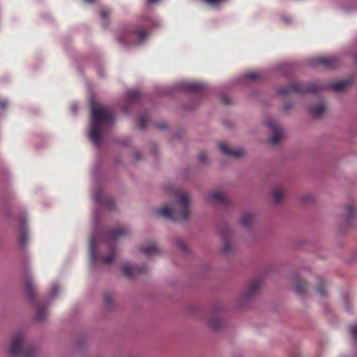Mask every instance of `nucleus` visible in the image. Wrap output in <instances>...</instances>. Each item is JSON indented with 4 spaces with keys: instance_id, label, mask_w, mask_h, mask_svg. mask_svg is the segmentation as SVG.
<instances>
[{
    "instance_id": "4c0bfd02",
    "label": "nucleus",
    "mask_w": 357,
    "mask_h": 357,
    "mask_svg": "<svg viewBox=\"0 0 357 357\" xmlns=\"http://www.w3.org/2000/svg\"><path fill=\"white\" fill-rule=\"evenodd\" d=\"M224 0H204V2L211 4V5H216Z\"/></svg>"
},
{
    "instance_id": "a878e982",
    "label": "nucleus",
    "mask_w": 357,
    "mask_h": 357,
    "mask_svg": "<svg viewBox=\"0 0 357 357\" xmlns=\"http://www.w3.org/2000/svg\"><path fill=\"white\" fill-rule=\"evenodd\" d=\"M183 87L188 91H197L202 88V86L196 82H186L183 84Z\"/></svg>"
},
{
    "instance_id": "2f4dec72",
    "label": "nucleus",
    "mask_w": 357,
    "mask_h": 357,
    "mask_svg": "<svg viewBox=\"0 0 357 357\" xmlns=\"http://www.w3.org/2000/svg\"><path fill=\"white\" fill-rule=\"evenodd\" d=\"M198 159L199 162L202 164H207L208 163V154L206 152L202 151L199 153Z\"/></svg>"
},
{
    "instance_id": "5701e85b",
    "label": "nucleus",
    "mask_w": 357,
    "mask_h": 357,
    "mask_svg": "<svg viewBox=\"0 0 357 357\" xmlns=\"http://www.w3.org/2000/svg\"><path fill=\"white\" fill-rule=\"evenodd\" d=\"M48 312L46 306L40 305L37 307L36 319L39 321H43L47 317Z\"/></svg>"
},
{
    "instance_id": "9d476101",
    "label": "nucleus",
    "mask_w": 357,
    "mask_h": 357,
    "mask_svg": "<svg viewBox=\"0 0 357 357\" xmlns=\"http://www.w3.org/2000/svg\"><path fill=\"white\" fill-rule=\"evenodd\" d=\"M147 36V31L142 27H136L131 33L126 36V40L129 41L137 39V41H131L133 45H139Z\"/></svg>"
},
{
    "instance_id": "ea45409f",
    "label": "nucleus",
    "mask_w": 357,
    "mask_h": 357,
    "mask_svg": "<svg viewBox=\"0 0 357 357\" xmlns=\"http://www.w3.org/2000/svg\"><path fill=\"white\" fill-rule=\"evenodd\" d=\"M293 105L291 103H286L283 106V109L285 111H289L292 108Z\"/></svg>"
},
{
    "instance_id": "09e8293b",
    "label": "nucleus",
    "mask_w": 357,
    "mask_h": 357,
    "mask_svg": "<svg viewBox=\"0 0 357 357\" xmlns=\"http://www.w3.org/2000/svg\"><path fill=\"white\" fill-rule=\"evenodd\" d=\"M315 90H316V89H314V88H310V89H308L309 91H315Z\"/></svg>"
},
{
    "instance_id": "1a4fd4ad",
    "label": "nucleus",
    "mask_w": 357,
    "mask_h": 357,
    "mask_svg": "<svg viewBox=\"0 0 357 357\" xmlns=\"http://www.w3.org/2000/svg\"><path fill=\"white\" fill-rule=\"evenodd\" d=\"M121 270L124 275L131 278L146 273L148 267L146 266L139 267L138 266H132L128 263H125L122 265Z\"/></svg>"
},
{
    "instance_id": "58836bf2",
    "label": "nucleus",
    "mask_w": 357,
    "mask_h": 357,
    "mask_svg": "<svg viewBox=\"0 0 357 357\" xmlns=\"http://www.w3.org/2000/svg\"><path fill=\"white\" fill-rule=\"evenodd\" d=\"M109 15V12L107 11V10H102L101 13H100V16L103 19V20H107V17Z\"/></svg>"
},
{
    "instance_id": "f3484780",
    "label": "nucleus",
    "mask_w": 357,
    "mask_h": 357,
    "mask_svg": "<svg viewBox=\"0 0 357 357\" xmlns=\"http://www.w3.org/2000/svg\"><path fill=\"white\" fill-rule=\"evenodd\" d=\"M207 322L208 326L215 331L220 329L224 325L222 319L215 314L210 315Z\"/></svg>"
},
{
    "instance_id": "393cba45",
    "label": "nucleus",
    "mask_w": 357,
    "mask_h": 357,
    "mask_svg": "<svg viewBox=\"0 0 357 357\" xmlns=\"http://www.w3.org/2000/svg\"><path fill=\"white\" fill-rule=\"evenodd\" d=\"M300 89L296 84H291L289 86L281 87L278 89V93L282 95H287L291 91H298Z\"/></svg>"
},
{
    "instance_id": "6ab92c4d",
    "label": "nucleus",
    "mask_w": 357,
    "mask_h": 357,
    "mask_svg": "<svg viewBox=\"0 0 357 357\" xmlns=\"http://www.w3.org/2000/svg\"><path fill=\"white\" fill-rule=\"evenodd\" d=\"M344 211L345 222L347 225H349L354 218L356 211V207L353 204L349 203L344 206Z\"/></svg>"
},
{
    "instance_id": "37998d69",
    "label": "nucleus",
    "mask_w": 357,
    "mask_h": 357,
    "mask_svg": "<svg viewBox=\"0 0 357 357\" xmlns=\"http://www.w3.org/2000/svg\"><path fill=\"white\" fill-rule=\"evenodd\" d=\"M135 157L136 160H139L141 158V155L139 152L135 153Z\"/></svg>"
},
{
    "instance_id": "7c9ffc66",
    "label": "nucleus",
    "mask_w": 357,
    "mask_h": 357,
    "mask_svg": "<svg viewBox=\"0 0 357 357\" xmlns=\"http://www.w3.org/2000/svg\"><path fill=\"white\" fill-rule=\"evenodd\" d=\"M349 333L353 340L357 342V325H351L349 327Z\"/></svg>"
},
{
    "instance_id": "423d86ee",
    "label": "nucleus",
    "mask_w": 357,
    "mask_h": 357,
    "mask_svg": "<svg viewBox=\"0 0 357 357\" xmlns=\"http://www.w3.org/2000/svg\"><path fill=\"white\" fill-rule=\"evenodd\" d=\"M291 290L299 296H304L307 293V282L298 274L294 273L290 276Z\"/></svg>"
},
{
    "instance_id": "79ce46f5",
    "label": "nucleus",
    "mask_w": 357,
    "mask_h": 357,
    "mask_svg": "<svg viewBox=\"0 0 357 357\" xmlns=\"http://www.w3.org/2000/svg\"><path fill=\"white\" fill-rule=\"evenodd\" d=\"M105 202L109 208H113V204H112V201L111 199H107Z\"/></svg>"
},
{
    "instance_id": "4be33fe9",
    "label": "nucleus",
    "mask_w": 357,
    "mask_h": 357,
    "mask_svg": "<svg viewBox=\"0 0 357 357\" xmlns=\"http://www.w3.org/2000/svg\"><path fill=\"white\" fill-rule=\"evenodd\" d=\"M234 250L233 245L231 243L227 240L225 236H223L222 238V244L221 247V250L223 254L226 255H229L232 253Z\"/></svg>"
},
{
    "instance_id": "b1692460",
    "label": "nucleus",
    "mask_w": 357,
    "mask_h": 357,
    "mask_svg": "<svg viewBox=\"0 0 357 357\" xmlns=\"http://www.w3.org/2000/svg\"><path fill=\"white\" fill-rule=\"evenodd\" d=\"M29 241L27 230L25 227L24 223L22 222V228L20 233V243L22 247H25Z\"/></svg>"
},
{
    "instance_id": "20e7f679",
    "label": "nucleus",
    "mask_w": 357,
    "mask_h": 357,
    "mask_svg": "<svg viewBox=\"0 0 357 357\" xmlns=\"http://www.w3.org/2000/svg\"><path fill=\"white\" fill-rule=\"evenodd\" d=\"M262 287L263 281L261 279H254L248 282L236 300V306L238 307H245L259 294Z\"/></svg>"
},
{
    "instance_id": "aec40b11",
    "label": "nucleus",
    "mask_w": 357,
    "mask_h": 357,
    "mask_svg": "<svg viewBox=\"0 0 357 357\" xmlns=\"http://www.w3.org/2000/svg\"><path fill=\"white\" fill-rule=\"evenodd\" d=\"M255 220V215L250 213H244L239 218V224L241 227L248 228Z\"/></svg>"
},
{
    "instance_id": "72a5a7b5",
    "label": "nucleus",
    "mask_w": 357,
    "mask_h": 357,
    "mask_svg": "<svg viewBox=\"0 0 357 357\" xmlns=\"http://www.w3.org/2000/svg\"><path fill=\"white\" fill-rule=\"evenodd\" d=\"M128 97L132 100H137L139 97V93L137 91H130L128 92Z\"/></svg>"
},
{
    "instance_id": "bb28decb",
    "label": "nucleus",
    "mask_w": 357,
    "mask_h": 357,
    "mask_svg": "<svg viewBox=\"0 0 357 357\" xmlns=\"http://www.w3.org/2000/svg\"><path fill=\"white\" fill-rule=\"evenodd\" d=\"M175 245L181 250L183 253H188L189 252L188 247L187 244L181 239H177L175 241Z\"/></svg>"
},
{
    "instance_id": "f03ea898",
    "label": "nucleus",
    "mask_w": 357,
    "mask_h": 357,
    "mask_svg": "<svg viewBox=\"0 0 357 357\" xmlns=\"http://www.w3.org/2000/svg\"><path fill=\"white\" fill-rule=\"evenodd\" d=\"M190 195L183 190H177L175 201L172 204H167L157 211V215L166 219L185 222L191 217Z\"/></svg>"
},
{
    "instance_id": "c85d7f7f",
    "label": "nucleus",
    "mask_w": 357,
    "mask_h": 357,
    "mask_svg": "<svg viewBox=\"0 0 357 357\" xmlns=\"http://www.w3.org/2000/svg\"><path fill=\"white\" fill-rule=\"evenodd\" d=\"M114 301V296L110 293H107L104 296V302L105 305L107 307H109L112 304Z\"/></svg>"
},
{
    "instance_id": "0eeeda50",
    "label": "nucleus",
    "mask_w": 357,
    "mask_h": 357,
    "mask_svg": "<svg viewBox=\"0 0 357 357\" xmlns=\"http://www.w3.org/2000/svg\"><path fill=\"white\" fill-rule=\"evenodd\" d=\"M218 149L226 156L240 159L245 156L246 151L242 147H232L225 142H220L218 144Z\"/></svg>"
},
{
    "instance_id": "de8ad7c7",
    "label": "nucleus",
    "mask_w": 357,
    "mask_h": 357,
    "mask_svg": "<svg viewBox=\"0 0 357 357\" xmlns=\"http://www.w3.org/2000/svg\"><path fill=\"white\" fill-rule=\"evenodd\" d=\"M72 109L74 111V112H75L77 108L75 105H73Z\"/></svg>"
},
{
    "instance_id": "c03bdc74",
    "label": "nucleus",
    "mask_w": 357,
    "mask_h": 357,
    "mask_svg": "<svg viewBox=\"0 0 357 357\" xmlns=\"http://www.w3.org/2000/svg\"><path fill=\"white\" fill-rule=\"evenodd\" d=\"M1 107L2 108H5V107H6V102H5V101H4V102H2L1 103Z\"/></svg>"
},
{
    "instance_id": "473e14b6",
    "label": "nucleus",
    "mask_w": 357,
    "mask_h": 357,
    "mask_svg": "<svg viewBox=\"0 0 357 357\" xmlns=\"http://www.w3.org/2000/svg\"><path fill=\"white\" fill-rule=\"evenodd\" d=\"M114 259V255L113 252L109 253L107 256L102 258L103 263L105 264H109Z\"/></svg>"
},
{
    "instance_id": "9b49d317",
    "label": "nucleus",
    "mask_w": 357,
    "mask_h": 357,
    "mask_svg": "<svg viewBox=\"0 0 357 357\" xmlns=\"http://www.w3.org/2000/svg\"><path fill=\"white\" fill-rule=\"evenodd\" d=\"M316 63L328 70L336 68L340 65V61L336 56L319 58L316 59Z\"/></svg>"
},
{
    "instance_id": "7ed1b4c3",
    "label": "nucleus",
    "mask_w": 357,
    "mask_h": 357,
    "mask_svg": "<svg viewBox=\"0 0 357 357\" xmlns=\"http://www.w3.org/2000/svg\"><path fill=\"white\" fill-rule=\"evenodd\" d=\"M6 354L9 357H34L36 351L35 349L26 346L25 334L17 331L10 337Z\"/></svg>"
},
{
    "instance_id": "a19ab883",
    "label": "nucleus",
    "mask_w": 357,
    "mask_h": 357,
    "mask_svg": "<svg viewBox=\"0 0 357 357\" xmlns=\"http://www.w3.org/2000/svg\"><path fill=\"white\" fill-rule=\"evenodd\" d=\"M139 128L144 129L146 127V119H142L139 125Z\"/></svg>"
},
{
    "instance_id": "c756f323",
    "label": "nucleus",
    "mask_w": 357,
    "mask_h": 357,
    "mask_svg": "<svg viewBox=\"0 0 357 357\" xmlns=\"http://www.w3.org/2000/svg\"><path fill=\"white\" fill-rule=\"evenodd\" d=\"M245 76L246 78H248V79H250L251 81H256L257 79H258L259 78L260 75L258 72L251 71V72L247 73L245 75Z\"/></svg>"
},
{
    "instance_id": "4468645a",
    "label": "nucleus",
    "mask_w": 357,
    "mask_h": 357,
    "mask_svg": "<svg viewBox=\"0 0 357 357\" xmlns=\"http://www.w3.org/2000/svg\"><path fill=\"white\" fill-rule=\"evenodd\" d=\"M326 105L323 100L314 103L309 107L310 114L317 118L321 117L326 112Z\"/></svg>"
},
{
    "instance_id": "dca6fc26",
    "label": "nucleus",
    "mask_w": 357,
    "mask_h": 357,
    "mask_svg": "<svg viewBox=\"0 0 357 357\" xmlns=\"http://www.w3.org/2000/svg\"><path fill=\"white\" fill-rule=\"evenodd\" d=\"M350 83L349 80L337 81L330 84L328 88L336 93H342L349 87Z\"/></svg>"
},
{
    "instance_id": "a211bd4d",
    "label": "nucleus",
    "mask_w": 357,
    "mask_h": 357,
    "mask_svg": "<svg viewBox=\"0 0 357 357\" xmlns=\"http://www.w3.org/2000/svg\"><path fill=\"white\" fill-rule=\"evenodd\" d=\"M285 193L286 192L284 188L280 187L274 188L271 191L273 202L276 204H281L284 200Z\"/></svg>"
},
{
    "instance_id": "f8f14e48",
    "label": "nucleus",
    "mask_w": 357,
    "mask_h": 357,
    "mask_svg": "<svg viewBox=\"0 0 357 357\" xmlns=\"http://www.w3.org/2000/svg\"><path fill=\"white\" fill-rule=\"evenodd\" d=\"M24 284L26 297L31 302H34L36 291L32 277L30 275H26L24 279Z\"/></svg>"
},
{
    "instance_id": "f704fd0d",
    "label": "nucleus",
    "mask_w": 357,
    "mask_h": 357,
    "mask_svg": "<svg viewBox=\"0 0 357 357\" xmlns=\"http://www.w3.org/2000/svg\"><path fill=\"white\" fill-rule=\"evenodd\" d=\"M102 198V195L100 191L95 192L93 193V199L96 202H100Z\"/></svg>"
},
{
    "instance_id": "49530a36",
    "label": "nucleus",
    "mask_w": 357,
    "mask_h": 357,
    "mask_svg": "<svg viewBox=\"0 0 357 357\" xmlns=\"http://www.w3.org/2000/svg\"><path fill=\"white\" fill-rule=\"evenodd\" d=\"M84 1H85L86 3H92L93 1H94V0H83Z\"/></svg>"
},
{
    "instance_id": "412c9836",
    "label": "nucleus",
    "mask_w": 357,
    "mask_h": 357,
    "mask_svg": "<svg viewBox=\"0 0 357 357\" xmlns=\"http://www.w3.org/2000/svg\"><path fill=\"white\" fill-rule=\"evenodd\" d=\"M316 293L319 296L322 298L327 297L329 294L326 282L321 278H319L318 280Z\"/></svg>"
},
{
    "instance_id": "a18cd8bd",
    "label": "nucleus",
    "mask_w": 357,
    "mask_h": 357,
    "mask_svg": "<svg viewBox=\"0 0 357 357\" xmlns=\"http://www.w3.org/2000/svg\"><path fill=\"white\" fill-rule=\"evenodd\" d=\"M158 0H147V1L149 3H154L155 2H157Z\"/></svg>"
},
{
    "instance_id": "6e6552de",
    "label": "nucleus",
    "mask_w": 357,
    "mask_h": 357,
    "mask_svg": "<svg viewBox=\"0 0 357 357\" xmlns=\"http://www.w3.org/2000/svg\"><path fill=\"white\" fill-rule=\"evenodd\" d=\"M207 202L221 206H229L231 204V201L226 196V195L219 190L211 191L206 196Z\"/></svg>"
},
{
    "instance_id": "c9c22d12",
    "label": "nucleus",
    "mask_w": 357,
    "mask_h": 357,
    "mask_svg": "<svg viewBox=\"0 0 357 357\" xmlns=\"http://www.w3.org/2000/svg\"><path fill=\"white\" fill-rule=\"evenodd\" d=\"M301 199L303 202H308L313 200V196L311 195H305L301 197Z\"/></svg>"
},
{
    "instance_id": "f257e3e1",
    "label": "nucleus",
    "mask_w": 357,
    "mask_h": 357,
    "mask_svg": "<svg viewBox=\"0 0 357 357\" xmlns=\"http://www.w3.org/2000/svg\"><path fill=\"white\" fill-rule=\"evenodd\" d=\"M91 119L89 137L93 144L98 146L107 128L114 123L113 113L109 107L91 102Z\"/></svg>"
},
{
    "instance_id": "2eb2a0df",
    "label": "nucleus",
    "mask_w": 357,
    "mask_h": 357,
    "mask_svg": "<svg viewBox=\"0 0 357 357\" xmlns=\"http://www.w3.org/2000/svg\"><path fill=\"white\" fill-rule=\"evenodd\" d=\"M97 243V238L95 234L91 235L89 240V257L91 266H93L98 259V257L96 252V246Z\"/></svg>"
},
{
    "instance_id": "cd10ccee",
    "label": "nucleus",
    "mask_w": 357,
    "mask_h": 357,
    "mask_svg": "<svg viewBox=\"0 0 357 357\" xmlns=\"http://www.w3.org/2000/svg\"><path fill=\"white\" fill-rule=\"evenodd\" d=\"M126 234V230L123 228H118L109 235L111 238H117L124 236Z\"/></svg>"
},
{
    "instance_id": "8fccbe9b",
    "label": "nucleus",
    "mask_w": 357,
    "mask_h": 357,
    "mask_svg": "<svg viewBox=\"0 0 357 357\" xmlns=\"http://www.w3.org/2000/svg\"><path fill=\"white\" fill-rule=\"evenodd\" d=\"M355 61H356V63H357V56H356V58H355Z\"/></svg>"
},
{
    "instance_id": "e433bc0d",
    "label": "nucleus",
    "mask_w": 357,
    "mask_h": 357,
    "mask_svg": "<svg viewBox=\"0 0 357 357\" xmlns=\"http://www.w3.org/2000/svg\"><path fill=\"white\" fill-rule=\"evenodd\" d=\"M59 288L56 284H54L52 289L51 296L52 298L55 297L59 292Z\"/></svg>"
},
{
    "instance_id": "39448f33",
    "label": "nucleus",
    "mask_w": 357,
    "mask_h": 357,
    "mask_svg": "<svg viewBox=\"0 0 357 357\" xmlns=\"http://www.w3.org/2000/svg\"><path fill=\"white\" fill-rule=\"evenodd\" d=\"M265 125L269 128L271 137L268 142L272 146H276L284 137L282 128L278 123L272 119H268L264 122Z\"/></svg>"
},
{
    "instance_id": "ddd939ff",
    "label": "nucleus",
    "mask_w": 357,
    "mask_h": 357,
    "mask_svg": "<svg viewBox=\"0 0 357 357\" xmlns=\"http://www.w3.org/2000/svg\"><path fill=\"white\" fill-rule=\"evenodd\" d=\"M140 251L147 257H154L161 254V250L155 243H148L140 247Z\"/></svg>"
}]
</instances>
